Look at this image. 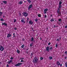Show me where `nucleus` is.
I'll use <instances>...</instances> for the list:
<instances>
[{
	"mask_svg": "<svg viewBox=\"0 0 67 67\" xmlns=\"http://www.w3.org/2000/svg\"><path fill=\"white\" fill-rule=\"evenodd\" d=\"M33 55V53L32 52V53H31V57H32Z\"/></svg>",
	"mask_w": 67,
	"mask_h": 67,
	"instance_id": "cd10ccee",
	"label": "nucleus"
},
{
	"mask_svg": "<svg viewBox=\"0 0 67 67\" xmlns=\"http://www.w3.org/2000/svg\"><path fill=\"white\" fill-rule=\"evenodd\" d=\"M54 21V19H51L50 20V21L52 22V21Z\"/></svg>",
	"mask_w": 67,
	"mask_h": 67,
	"instance_id": "2eb2a0df",
	"label": "nucleus"
},
{
	"mask_svg": "<svg viewBox=\"0 0 67 67\" xmlns=\"http://www.w3.org/2000/svg\"><path fill=\"white\" fill-rule=\"evenodd\" d=\"M24 59V58H20V59L22 60V59Z\"/></svg>",
	"mask_w": 67,
	"mask_h": 67,
	"instance_id": "a19ab883",
	"label": "nucleus"
},
{
	"mask_svg": "<svg viewBox=\"0 0 67 67\" xmlns=\"http://www.w3.org/2000/svg\"><path fill=\"white\" fill-rule=\"evenodd\" d=\"M29 18H27V20H29Z\"/></svg>",
	"mask_w": 67,
	"mask_h": 67,
	"instance_id": "69168bd1",
	"label": "nucleus"
},
{
	"mask_svg": "<svg viewBox=\"0 0 67 67\" xmlns=\"http://www.w3.org/2000/svg\"><path fill=\"white\" fill-rule=\"evenodd\" d=\"M32 8V4H31L28 7V10H29L30 8Z\"/></svg>",
	"mask_w": 67,
	"mask_h": 67,
	"instance_id": "9d476101",
	"label": "nucleus"
},
{
	"mask_svg": "<svg viewBox=\"0 0 67 67\" xmlns=\"http://www.w3.org/2000/svg\"><path fill=\"white\" fill-rule=\"evenodd\" d=\"M11 36H12L11 34H10V33H9L7 35V37L8 38L9 37H11Z\"/></svg>",
	"mask_w": 67,
	"mask_h": 67,
	"instance_id": "1a4fd4ad",
	"label": "nucleus"
},
{
	"mask_svg": "<svg viewBox=\"0 0 67 67\" xmlns=\"http://www.w3.org/2000/svg\"><path fill=\"white\" fill-rule=\"evenodd\" d=\"M67 57H65V59H67Z\"/></svg>",
	"mask_w": 67,
	"mask_h": 67,
	"instance_id": "4d7b16f0",
	"label": "nucleus"
},
{
	"mask_svg": "<svg viewBox=\"0 0 67 67\" xmlns=\"http://www.w3.org/2000/svg\"><path fill=\"white\" fill-rule=\"evenodd\" d=\"M48 45H51V43L49 42L48 43Z\"/></svg>",
	"mask_w": 67,
	"mask_h": 67,
	"instance_id": "79ce46f5",
	"label": "nucleus"
},
{
	"mask_svg": "<svg viewBox=\"0 0 67 67\" xmlns=\"http://www.w3.org/2000/svg\"><path fill=\"white\" fill-rule=\"evenodd\" d=\"M27 50H28V49H27Z\"/></svg>",
	"mask_w": 67,
	"mask_h": 67,
	"instance_id": "774afa93",
	"label": "nucleus"
},
{
	"mask_svg": "<svg viewBox=\"0 0 67 67\" xmlns=\"http://www.w3.org/2000/svg\"><path fill=\"white\" fill-rule=\"evenodd\" d=\"M27 1L29 3H31V0H27Z\"/></svg>",
	"mask_w": 67,
	"mask_h": 67,
	"instance_id": "bb28decb",
	"label": "nucleus"
},
{
	"mask_svg": "<svg viewBox=\"0 0 67 67\" xmlns=\"http://www.w3.org/2000/svg\"><path fill=\"white\" fill-rule=\"evenodd\" d=\"M65 65L66 67H67V62L65 63Z\"/></svg>",
	"mask_w": 67,
	"mask_h": 67,
	"instance_id": "393cba45",
	"label": "nucleus"
},
{
	"mask_svg": "<svg viewBox=\"0 0 67 67\" xmlns=\"http://www.w3.org/2000/svg\"><path fill=\"white\" fill-rule=\"evenodd\" d=\"M3 3H4V4H6V3H7V2L5 1H3Z\"/></svg>",
	"mask_w": 67,
	"mask_h": 67,
	"instance_id": "dca6fc26",
	"label": "nucleus"
},
{
	"mask_svg": "<svg viewBox=\"0 0 67 67\" xmlns=\"http://www.w3.org/2000/svg\"><path fill=\"white\" fill-rule=\"evenodd\" d=\"M32 30H33V28H32Z\"/></svg>",
	"mask_w": 67,
	"mask_h": 67,
	"instance_id": "e2e57ef3",
	"label": "nucleus"
},
{
	"mask_svg": "<svg viewBox=\"0 0 67 67\" xmlns=\"http://www.w3.org/2000/svg\"><path fill=\"white\" fill-rule=\"evenodd\" d=\"M3 17L4 18H5V16H3Z\"/></svg>",
	"mask_w": 67,
	"mask_h": 67,
	"instance_id": "13d9d810",
	"label": "nucleus"
},
{
	"mask_svg": "<svg viewBox=\"0 0 67 67\" xmlns=\"http://www.w3.org/2000/svg\"><path fill=\"white\" fill-rule=\"evenodd\" d=\"M67 25L65 26V29H66V28H67Z\"/></svg>",
	"mask_w": 67,
	"mask_h": 67,
	"instance_id": "37998d69",
	"label": "nucleus"
},
{
	"mask_svg": "<svg viewBox=\"0 0 67 67\" xmlns=\"http://www.w3.org/2000/svg\"><path fill=\"white\" fill-rule=\"evenodd\" d=\"M21 22H24V20H21Z\"/></svg>",
	"mask_w": 67,
	"mask_h": 67,
	"instance_id": "c9c22d12",
	"label": "nucleus"
},
{
	"mask_svg": "<svg viewBox=\"0 0 67 67\" xmlns=\"http://www.w3.org/2000/svg\"><path fill=\"white\" fill-rule=\"evenodd\" d=\"M48 27H47V28H46L47 31V30H48Z\"/></svg>",
	"mask_w": 67,
	"mask_h": 67,
	"instance_id": "3c124183",
	"label": "nucleus"
},
{
	"mask_svg": "<svg viewBox=\"0 0 67 67\" xmlns=\"http://www.w3.org/2000/svg\"><path fill=\"white\" fill-rule=\"evenodd\" d=\"M60 66H61V67L62 66V64H60Z\"/></svg>",
	"mask_w": 67,
	"mask_h": 67,
	"instance_id": "5fc2aeb1",
	"label": "nucleus"
},
{
	"mask_svg": "<svg viewBox=\"0 0 67 67\" xmlns=\"http://www.w3.org/2000/svg\"><path fill=\"white\" fill-rule=\"evenodd\" d=\"M35 22H37V21H38V19H37V18H36V19L35 20Z\"/></svg>",
	"mask_w": 67,
	"mask_h": 67,
	"instance_id": "b1692460",
	"label": "nucleus"
},
{
	"mask_svg": "<svg viewBox=\"0 0 67 67\" xmlns=\"http://www.w3.org/2000/svg\"><path fill=\"white\" fill-rule=\"evenodd\" d=\"M0 14H2V12H0Z\"/></svg>",
	"mask_w": 67,
	"mask_h": 67,
	"instance_id": "a18cd8bd",
	"label": "nucleus"
},
{
	"mask_svg": "<svg viewBox=\"0 0 67 67\" xmlns=\"http://www.w3.org/2000/svg\"><path fill=\"white\" fill-rule=\"evenodd\" d=\"M48 10V9H44V11H47Z\"/></svg>",
	"mask_w": 67,
	"mask_h": 67,
	"instance_id": "c85d7f7f",
	"label": "nucleus"
},
{
	"mask_svg": "<svg viewBox=\"0 0 67 67\" xmlns=\"http://www.w3.org/2000/svg\"><path fill=\"white\" fill-rule=\"evenodd\" d=\"M44 14H46V12H44Z\"/></svg>",
	"mask_w": 67,
	"mask_h": 67,
	"instance_id": "de8ad7c7",
	"label": "nucleus"
},
{
	"mask_svg": "<svg viewBox=\"0 0 67 67\" xmlns=\"http://www.w3.org/2000/svg\"><path fill=\"white\" fill-rule=\"evenodd\" d=\"M40 59L41 60H43V57H41L40 58Z\"/></svg>",
	"mask_w": 67,
	"mask_h": 67,
	"instance_id": "c756f323",
	"label": "nucleus"
},
{
	"mask_svg": "<svg viewBox=\"0 0 67 67\" xmlns=\"http://www.w3.org/2000/svg\"><path fill=\"white\" fill-rule=\"evenodd\" d=\"M13 59V58L11 57L10 58V59Z\"/></svg>",
	"mask_w": 67,
	"mask_h": 67,
	"instance_id": "58836bf2",
	"label": "nucleus"
},
{
	"mask_svg": "<svg viewBox=\"0 0 67 67\" xmlns=\"http://www.w3.org/2000/svg\"><path fill=\"white\" fill-rule=\"evenodd\" d=\"M14 23L15 22H16V19H14Z\"/></svg>",
	"mask_w": 67,
	"mask_h": 67,
	"instance_id": "e433bc0d",
	"label": "nucleus"
},
{
	"mask_svg": "<svg viewBox=\"0 0 67 67\" xmlns=\"http://www.w3.org/2000/svg\"><path fill=\"white\" fill-rule=\"evenodd\" d=\"M26 2V1H24L25 3V2Z\"/></svg>",
	"mask_w": 67,
	"mask_h": 67,
	"instance_id": "338daca9",
	"label": "nucleus"
},
{
	"mask_svg": "<svg viewBox=\"0 0 67 67\" xmlns=\"http://www.w3.org/2000/svg\"><path fill=\"white\" fill-rule=\"evenodd\" d=\"M26 53L27 54H28V52H26Z\"/></svg>",
	"mask_w": 67,
	"mask_h": 67,
	"instance_id": "864d4df0",
	"label": "nucleus"
},
{
	"mask_svg": "<svg viewBox=\"0 0 67 67\" xmlns=\"http://www.w3.org/2000/svg\"><path fill=\"white\" fill-rule=\"evenodd\" d=\"M65 54H67V51H65Z\"/></svg>",
	"mask_w": 67,
	"mask_h": 67,
	"instance_id": "09e8293b",
	"label": "nucleus"
},
{
	"mask_svg": "<svg viewBox=\"0 0 67 67\" xmlns=\"http://www.w3.org/2000/svg\"><path fill=\"white\" fill-rule=\"evenodd\" d=\"M46 51H47L48 52H49V47H47L46 48Z\"/></svg>",
	"mask_w": 67,
	"mask_h": 67,
	"instance_id": "0eeeda50",
	"label": "nucleus"
},
{
	"mask_svg": "<svg viewBox=\"0 0 67 67\" xmlns=\"http://www.w3.org/2000/svg\"><path fill=\"white\" fill-rule=\"evenodd\" d=\"M2 25H5V26H7L8 25V24H7L4 23H2Z\"/></svg>",
	"mask_w": 67,
	"mask_h": 67,
	"instance_id": "6e6552de",
	"label": "nucleus"
},
{
	"mask_svg": "<svg viewBox=\"0 0 67 67\" xmlns=\"http://www.w3.org/2000/svg\"><path fill=\"white\" fill-rule=\"evenodd\" d=\"M34 41V38L33 37H31V41L33 42Z\"/></svg>",
	"mask_w": 67,
	"mask_h": 67,
	"instance_id": "f3484780",
	"label": "nucleus"
},
{
	"mask_svg": "<svg viewBox=\"0 0 67 67\" xmlns=\"http://www.w3.org/2000/svg\"><path fill=\"white\" fill-rule=\"evenodd\" d=\"M54 27H56V26L55 25H54Z\"/></svg>",
	"mask_w": 67,
	"mask_h": 67,
	"instance_id": "603ef678",
	"label": "nucleus"
},
{
	"mask_svg": "<svg viewBox=\"0 0 67 67\" xmlns=\"http://www.w3.org/2000/svg\"><path fill=\"white\" fill-rule=\"evenodd\" d=\"M37 36H38V35H37L36 37H37Z\"/></svg>",
	"mask_w": 67,
	"mask_h": 67,
	"instance_id": "680f3d73",
	"label": "nucleus"
},
{
	"mask_svg": "<svg viewBox=\"0 0 67 67\" xmlns=\"http://www.w3.org/2000/svg\"><path fill=\"white\" fill-rule=\"evenodd\" d=\"M14 30H17V28L16 27H15Z\"/></svg>",
	"mask_w": 67,
	"mask_h": 67,
	"instance_id": "72a5a7b5",
	"label": "nucleus"
},
{
	"mask_svg": "<svg viewBox=\"0 0 67 67\" xmlns=\"http://www.w3.org/2000/svg\"><path fill=\"white\" fill-rule=\"evenodd\" d=\"M24 47V44H23L21 46V48H23Z\"/></svg>",
	"mask_w": 67,
	"mask_h": 67,
	"instance_id": "412c9836",
	"label": "nucleus"
},
{
	"mask_svg": "<svg viewBox=\"0 0 67 67\" xmlns=\"http://www.w3.org/2000/svg\"><path fill=\"white\" fill-rule=\"evenodd\" d=\"M59 39H60V40H61V38L60 37L59 38Z\"/></svg>",
	"mask_w": 67,
	"mask_h": 67,
	"instance_id": "0e129e2a",
	"label": "nucleus"
},
{
	"mask_svg": "<svg viewBox=\"0 0 67 67\" xmlns=\"http://www.w3.org/2000/svg\"><path fill=\"white\" fill-rule=\"evenodd\" d=\"M17 53L18 54H19V53H20V51H19V49H17Z\"/></svg>",
	"mask_w": 67,
	"mask_h": 67,
	"instance_id": "a211bd4d",
	"label": "nucleus"
},
{
	"mask_svg": "<svg viewBox=\"0 0 67 67\" xmlns=\"http://www.w3.org/2000/svg\"><path fill=\"white\" fill-rule=\"evenodd\" d=\"M58 46V45H57V43L56 44L55 47H57Z\"/></svg>",
	"mask_w": 67,
	"mask_h": 67,
	"instance_id": "2f4dec72",
	"label": "nucleus"
},
{
	"mask_svg": "<svg viewBox=\"0 0 67 67\" xmlns=\"http://www.w3.org/2000/svg\"><path fill=\"white\" fill-rule=\"evenodd\" d=\"M38 17H40V18L41 17V14H38Z\"/></svg>",
	"mask_w": 67,
	"mask_h": 67,
	"instance_id": "5701e85b",
	"label": "nucleus"
},
{
	"mask_svg": "<svg viewBox=\"0 0 67 67\" xmlns=\"http://www.w3.org/2000/svg\"><path fill=\"white\" fill-rule=\"evenodd\" d=\"M22 3H23V2H22V1H21L19 2V4H21Z\"/></svg>",
	"mask_w": 67,
	"mask_h": 67,
	"instance_id": "4be33fe9",
	"label": "nucleus"
},
{
	"mask_svg": "<svg viewBox=\"0 0 67 67\" xmlns=\"http://www.w3.org/2000/svg\"><path fill=\"white\" fill-rule=\"evenodd\" d=\"M12 60H10L9 62H8L7 63H8V64H10L11 63H12Z\"/></svg>",
	"mask_w": 67,
	"mask_h": 67,
	"instance_id": "f8f14e48",
	"label": "nucleus"
},
{
	"mask_svg": "<svg viewBox=\"0 0 67 67\" xmlns=\"http://www.w3.org/2000/svg\"><path fill=\"white\" fill-rule=\"evenodd\" d=\"M23 22L24 23H25V21H24Z\"/></svg>",
	"mask_w": 67,
	"mask_h": 67,
	"instance_id": "052dcab7",
	"label": "nucleus"
},
{
	"mask_svg": "<svg viewBox=\"0 0 67 67\" xmlns=\"http://www.w3.org/2000/svg\"><path fill=\"white\" fill-rule=\"evenodd\" d=\"M59 11H60V9H59V8H58L57 13H58V14L60 15V14H61V13Z\"/></svg>",
	"mask_w": 67,
	"mask_h": 67,
	"instance_id": "20e7f679",
	"label": "nucleus"
},
{
	"mask_svg": "<svg viewBox=\"0 0 67 67\" xmlns=\"http://www.w3.org/2000/svg\"><path fill=\"white\" fill-rule=\"evenodd\" d=\"M23 14L24 15V16H25V17H26V16H27L28 15V13L26 12H25L23 13Z\"/></svg>",
	"mask_w": 67,
	"mask_h": 67,
	"instance_id": "f03ea898",
	"label": "nucleus"
},
{
	"mask_svg": "<svg viewBox=\"0 0 67 67\" xmlns=\"http://www.w3.org/2000/svg\"><path fill=\"white\" fill-rule=\"evenodd\" d=\"M62 3V2L61 1H60L59 2V5H61V4Z\"/></svg>",
	"mask_w": 67,
	"mask_h": 67,
	"instance_id": "aec40b11",
	"label": "nucleus"
},
{
	"mask_svg": "<svg viewBox=\"0 0 67 67\" xmlns=\"http://www.w3.org/2000/svg\"><path fill=\"white\" fill-rule=\"evenodd\" d=\"M50 16H52H52H53V15H50Z\"/></svg>",
	"mask_w": 67,
	"mask_h": 67,
	"instance_id": "6e6d98bb",
	"label": "nucleus"
},
{
	"mask_svg": "<svg viewBox=\"0 0 67 67\" xmlns=\"http://www.w3.org/2000/svg\"><path fill=\"white\" fill-rule=\"evenodd\" d=\"M57 64L58 65V66L60 65V63L59 62L57 61Z\"/></svg>",
	"mask_w": 67,
	"mask_h": 67,
	"instance_id": "ddd939ff",
	"label": "nucleus"
},
{
	"mask_svg": "<svg viewBox=\"0 0 67 67\" xmlns=\"http://www.w3.org/2000/svg\"><path fill=\"white\" fill-rule=\"evenodd\" d=\"M24 62V60H21V62Z\"/></svg>",
	"mask_w": 67,
	"mask_h": 67,
	"instance_id": "ea45409f",
	"label": "nucleus"
},
{
	"mask_svg": "<svg viewBox=\"0 0 67 67\" xmlns=\"http://www.w3.org/2000/svg\"><path fill=\"white\" fill-rule=\"evenodd\" d=\"M58 21H59V24L60 25L61 23H62V19H58Z\"/></svg>",
	"mask_w": 67,
	"mask_h": 67,
	"instance_id": "423d86ee",
	"label": "nucleus"
},
{
	"mask_svg": "<svg viewBox=\"0 0 67 67\" xmlns=\"http://www.w3.org/2000/svg\"><path fill=\"white\" fill-rule=\"evenodd\" d=\"M33 43H31L30 45V47H32V45H33Z\"/></svg>",
	"mask_w": 67,
	"mask_h": 67,
	"instance_id": "6ab92c4d",
	"label": "nucleus"
},
{
	"mask_svg": "<svg viewBox=\"0 0 67 67\" xmlns=\"http://www.w3.org/2000/svg\"><path fill=\"white\" fill-rule=\"evenodd\" d=\"M13 35H14L13 37H15V34L14 33L13 34Z\"/></svg>",
	"mask_w": 67,
	"mask_h": 67,
	"instance_id": "f704fd0d",
	"label": "nucleus"
},
{
	"mask_svg": "<svg viewBox=\"0 0 67 67\" xmlns=\"http://www.w3.org/2000/svg\"><path fill=\"white\" fill-rule=\"evenodd\" d=\"M44 17L45 18H46V17H47V16H46V15H45Z\"/></svg>",
	"mask_w": 67,
	"mask_h": 67,
	"instance_id": "49530a36",
	"label": "nucleus"
},
{
	"mask_svg": "<svg viewBox=\"0 0 67 67\" xmlns=\"http://www.w3.org/2000/svg\"><path fill=\"white\" fill-rule=\"evenodd\" d=\"M62 7V5H59V9H60V8H61Z\"/></svg>",
	"mask_w": 67,
	"mask_h": 67,
	"instance_id": "4468645a",
	"label": "nucleus"
},
{
	"mask_svg": "<svg viewBox=\"0 0 67 67\" xmlns=\"http://www.w3.org/2000/svg\"><path fill=\"white\" fill-rule=\"evenodd\" d=\"M22 40L23 41H25V40H24V38H23L22 39Z\"/></svg>",
	"mask_w": 67,
	"mask_h": 67,
	"instance_id": "473e14b6",
	"label": "nucleus"
},
{
	"mask_svg": "<svg viewBox=\"0 0 67 67\" xmlns=\"http://www.w3.org/2000/svg\"><path fill=\"white\" fill-rule=\"evenodd\" d=\"M37 61H38V59L35 58L33 60V62L35 63H36L37 62Z\"/></svg>",
	"mask_w": 67,
	"mask_h": 67,
	"instance_id": "f257e3e1",
	"label": "nucleus"
},
{
	"mask_svg": "<svg viewBox=\"0 0 67 67\" xmlns=\"http://www.w3.org/2000/svg\"><path fill=\"white\" fill-rule=\"evenodd\" d=\"M6 66H7V67H9V65H8V64H7V65Z\"/></svg>",
	"mask_w": 67,
	"mask_h": 67,
	"instance_id": "8fccbe9b",
	"label": "nucleus"
},
{
	"mask_svg": "<svg viewBox=\"0 0 67 67\" xmlns=\"http://www.w3.org/2000/svg\"><path fill=\"white\" fill-rule=\"evenodd\" d=\"M57 41H59V39H57Z\"/></svg>",
	"mask_w": 67,
	"mask_h": 67,
	"instance_id": "4c0bfd02",
	"label": "nucleus"
},
{
	"mask_svg": "<svg viewBox=\"0 0 67 67\" xmlns=\"http://www.w3.org/2000/svg\"><path fill=\"white\" fill-rule=\"evenodd\" d=\"M1 21H3V19H2V18L1 19Z\"/></svg>",
	"mask_w": 67,
	"mask_h": 67,
	"instance_id": "7c9ffc66",
	"label": "nucleus"
},
{
	"mask_svg": "<svg viewBox=\"0 0 67 67\" xmlns=\"http://www.w3.org/2000/svg\"><path fill=\"white\" fill-rule=\"evenodd\" d=\"M0 50L1 51H3L4 50V48H3V47L1 45L0 46Z\"/></svg>",
	"mask_w": 67,
	"mask_h": 67,
	"instance_id": "7ed1b4c3",
	"label": "nucleus"
},
{
	"mask_svg": "<svg viewBox=\"0 0 67 67\" xmlns=\"http://www.w3.org/2000/svg\"><path fill=\"white\" fill-rule=\"evenodd\" d=\"M29 24L32 25L33 24V21H32L30 20L29 21Z\"/></svg>",
	"mask_w": 67,
	"mask_h": 67,
	"instance_id": "9b49d317",
	"label": "nucleus"
},
{
	"mask_svg": "<svg viewBox=\"0 0 67 67\" xmlns=\"http://www.w3.org/2000/svg\"><path fill=\"white\" fill-rule=\"evenodd\" d=\"M49 58L50 59H53V58L52 57H49Z\"/></svg>",
	"mask_w": 67,
	"mask_h": 67,
	"instance_id": "a878e982",
	"label": "nucleus"
},
{
	"mask_svg": "<svg viewBox=\"0 0 67 67\" xmlns=\"http://www.w3.org/2000/svg\"><path fill=\"white\" fill-rule=\"evenodd\" d=\"M52 48H52V47H51L50 48V49H52Z\"/></svg>",
	"mask_w": 67,
	"mask_h": 67,
	"instance_id": "c03bdc74",
	"label": "nucleus"
},
{
	"mask_svg": "<svg viewBox=\"0 0 67 67\" xmlns=\"http://www.w3.org/2000/svg\"><path fill=\"white\" fill-rule=\"evenodd\" d=\"M22 64V63H18V64L15 65V66H20V65H21Z\"/></svg>",
	"mask_w": 67,
	"mask_h": 67,
	"instance_id": "39448f33",
	"label": "nucleus"
},
{
	"mask_svg": "<svg viewBox=\"0 0 67 67\" xmlns=\"http://www.w3.org/2000/svg\"><path fill=\"white\" fill-rule=\"evenodd\" d=\"M40 40H42V38H40Z\"/></svg>",
	"mask_w": 67,
	"mask_h": 67,
	"instance_id": "bf43d9fd",
	"label": "nucleus"
}]
</instances>
